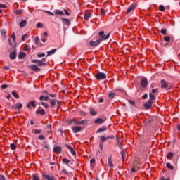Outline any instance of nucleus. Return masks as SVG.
Here are the masks:
<instances>
[{
  "label": "nucleus",
  "instance_id": "obj_15",
  "mask_svg": "<svg viewBox=\"0 0 180 180\" xmlns=\"http://www.w3.org/2000/svg\"><path fill=\"white\" fill-rule=\"evenodd\" d=\"M30 68H32V70H33V71H36V72L41 71L40 68H39V66H37L36 65H30Z\"/></svg>",
  "mask_w": 180,
  "mask_h": 180
},
{
  "label": "nucleus",
  "instance_id": "obj_45",
  "mask_svg": "<svg viewBox=\"0 0 180 180\" xmlns=\"http://www.w3.org/2000/svg\"><path fill=\"white\" fill-rule=\"evenodd\" d=\"M1 36L6 34V30H1Z\"/></svg>",
  "mask_w": 180,
  "mask_h": 180
},
{
  "label": "nucleus",
  "instance_id": "obj_43",
  "mask_svg": "<svg viewBox=\"0 0 180 180\" xmlns=\"http://www.w3.org/2000/svg\"><path fill=\"white\" fill-rule=\"evenodd\" d=\"M12 37H13V41H16V34H15V32L13 33L12 34Z\"/></svg>",
  "mask_w": 180,
  "mask_h": 180
},
{
  "label": "nucleus",
  "instance_id": "obj_30",
  "mask_svg": "<svg viewBox=\"0 0 180 180\" xmlns=\"http://www.w3.org/2000/svg\"><path fill=\"white\" fill-rule=\"evenodd\" d=\"M91 18V13H86L84 14V20H88Z\"/></svg>",
  "mask_w": 180,
  "mask_h": 180
},
{
  "label": "nucleus",
  "instance_id": "obj_60",
  "mask_svg": "<svg viewBox=\"0 0 180 180\" xmlns=\"http://www.w3.org/2000/svg\"><path fill=\"white\" fill-rule=\"evenodd\" d=\"M42 106H44V108H49V105L44 102L41 103Z\"/></svg>",
  "mask_w": 180,
  "mask_h": 180
},
{
  "label": "nucleus",
  "instance_id": "obj_23",
  "mask_svg": "<svg viewBox=\"0 0 180 180\" xmlns=\"http://www.w3.org/2000/svg\"><path fill=\"white\" fill-rule=\"evenodd\" d=\"M56 51H57V49H53L47 52V56H53V54H55L56 53Z\"/></svg>",
  "mask_w": 180,
  "mask_h": 180
},
{
  "label": "nucleus",
  "instance_id": "obj_35",
  "mask_svg": "<svg viewBox=\"0 0 180 180\" xmlns=\"http://www.w3.org/2000/svg\"><path fill=\"white\" fill-rule=\"evenodd\" d=\"M86 123H88V120H83L82 121H79V124H86Z\"/></svg>",
  "mask_w": 180,
  "mask_h": 180
},
{
  "label": "nucleus",
  "instance_id": "obj_50",
  "mask_svg": "<svg viewBox=\"0 0 180 180\" xmlns=\"http://www.w3.org/2000/svg\"><path fill=\"white\" fill-rule=\"evenodd\" d=\"M110 37V33H108L107 35H105L104 40H108L109 37Z\"/></svg>",
  "mask_w": 180,
  "mask_h": 180
},
{
  "label": "nucleus",
  "instance_id": "obj_32",
  "mask_svg": "<svg viewBox=\"0 0 180 180\" xmlns=\"http://www.w3.org/2000/svg\"><path fill=\"white\" fill-rule=\"evenodd\" d=\"M121 155L122 160H126V153H124V150L121 151Z\"/></svg>",
  "mask_w": 180,
  "mask_h": 180
},
{
  "label": "nucleus",
  "instance_id": "obj_19",
  "mask_svg": "<svg viewBox=\"0 0 180 180\" xmlns=\"http://www.w3.org/2000/svg\"><path fill=\"white\" fill-rule=\"evenodd\" d=\"M98 36L100 37V39L98 40H101V41H102V40H104V39H105V32L104 31H101L98 33Z\"/></svg>",
  "mask_w": 180,
  "mask_h": 180
},
{
  "label": "nucleus",
  "instance_id": "obj_3",
  "mask_svg": "<svg viewBox=\"0 0 180 180\" xmlns=\"http://www.w3.org/2000/svg\"><path fill=\"white\" fill-rule=\"evenodd\" d=\"M42 178L44 180H56V178L52 174H46V173L42 174Z\"/></svg>",
  "mask_w": 180,
  "mask_h": 180
},
{
  "label": "nucleus",
  "instance_id": "obj_57",
  "mask_svg": "<svg viewBox=\"0 0 180 180\" xmlns=\"http://www.w3.org/2000/svg\"><path fill=\"white\" fill-rule=\"evenodd\" d=\"M157 92H158V89H152V94H157Z\"/></svg>",
  "mask_w": 180,
  "mask_h": 180
},
{
  "label": "nucleus",
  "instance_id": "obj_56",
  "mask_svg": "<svg viewBox=\"0 0 180 180\" xmlns=\"http://www.w3.org/2000/svg\"><path fill=\"white\" fill-rule=\"evenodd\" d=\"M99 147L101 150H103V143L100 142Z\"/></svg>",
  "mask_w": 180,
  "mask_h": 180
},
{
  "label": "nucleus",
  "instance_id": "obj_14",
  "mask_svg": "<svg viewBox=\"0 0 180 180\" xmlns=\"http://www.w3.org/2000/svg\"><path fill=\"white\" fill-rule=\"evenodd\" d=\"M151 106H153V101H148V102L144 104V108L146 109H150Z\"/></svg>",
  "mask_w": 180,
  "mask_h": 180
},
{
  "label": "nucleus",
  "instance_id": "obj_40",
  "mask_svg": "<svg viewBox=\"0 0 180 180\" xmlns=\"http://www.w3.org/2000/svg\"><path fill=\"white\" fill-rule=\"evenodd\" d=\"M73 124H79V120L73 119Z\"/></svg>",
  "mask_w": 180,
  "mask_h": 180
},
{
  "label": "nucleus",
  "instance_id": "obj_4",
  "mask_svg": "<svg viewBox=\"0 0 180 180\" xmlns=\"http://www.w3.org/2000/svg\"><path fill=\"white\" fill-rule=\"evenodd\" d=\"M82 130V127L81 126L75 125L72 127V131L73 133H79Z\"/></svg>",
  "mask_w": 180,
  "mask_h": 180
},
{
  "label": "nucleus",
  "instance_id": "obj_53",
  "mask_svg": "<svg viewBox=\"0 0 180 180\" xmlns=\"http://www.w3.org/2000/svg\"><path fill=\"white\" fill-rule=\"evenodd\" d=\"M56 15H64V12L59 11L56 12Z\"/></svg>",
  "mask_w": 180,
  "mask_h": 180
},
{
  "label": "nucleus",
  "instance_id": "obj_44",
  "mask_svg": "<svg viewBox=\"0 0 180 180\" xmlns=\"http://www.w3.org/2000/svg\"><path fill=\"white\" fill-rule=\"evenodd\" d=\"M160 33H162V34H167V30L166 29H162L160 31Z\"/></svg>",
  "mask_w": 180,
  "mask_h": 180
},
{
  "label": "nucleus",
  "instance_id": "obj_7",
  "mask_svg": "<svg viewBox=\"0 0 180 180\" xmlns=\"http://www.w3.org/2000/svg\"><path fill=\"white\" fill-rule=\"evenodd\" d=\"M12 109H18V110H20V109H22L23 108V104L18 103L16 104H13L11 106Z\"/></svg>",
  "mask_w": 180,
  "mask_h": 180
},
{
  "label": "nucleus",
  "instance_id": "obj_16",
  "mask_svg": "<svg viewBox=\"0 0 180 180\" xmlns=\"http://www.w3.org/2000/svg\"><path fill=\"white\" fill-rule=\"evenodd\" d=\"M61 21L63 25H67V26H70V25H71V21L67 18H61Z\"/></svg>",
  "mask_w": 180,
  "mask_h": 180
},
{
  "label": "nucleus",
  "instance_id": "obj_61",
  "mask_svg": "<svg viewBox=\"0 0 180 180\" xmlns=\"http://www.w3.org/2000/svg\"><path fill=\"white\" fill-rule=\"evenodd\" d=\"M6 88H8V85L6 84L1 85V89H6Z\"/></svg>",
  "mask_w": 180,
  "mask_h": 180
},
{
  "label": "nucleus",
  "instance_id": "obj_38",
  "mask_svg": "<svg viewBox=\"0 0 180 180\" xmlns=\"http://www.w3.org/2000/svg\"><path fill=\"white\" fill-rule=\"evenodd\" d=\"M10 147L11 150H16V145L15 143H11Z\"/></svg>",
  "mask_w": 180,
  "mask_h": 180
},
{
  "label": "nucleus",
  "instance_id": "obj_31",
  "mask_svg": "<svg viewBox=\"0 0 180 180\" xmlns=\"http://www.w3.org/2000/svg\"><path fill=\"white\" fill-rule=\"evenodd\" d=\"M166 167L167 168H168V169H171L172 171V169H174V167L172 165H171L170 163H166Z\"/></svg>",
  "mask_w": 180,
  "mask_h": 180
},
{
  "label": "nucleus",
  "instance_id": "obj_59",
  "mask_svg": "<svg viewBox=\"0 0 180 180\" xmlns=\"http://www.w3.org/2000/svg\"><path fill=\"white\" fill-rule=\"evenodd\" d=\"M39 140H44V139H46V137H44V136H43V135H39Z\"/></svg>",
  "mask_w": 180,
  "mask_h": 180
},
{
  "label": "nucleus",
  "instance_id": "obj_25",
  "mask_svg": "<svg viewBox=\"0 0 180 180\" xmlns=\"http://www.w3.org/2000/svg\"><path fill=\"white\" fill-rule=\"evenodd\" d=\"M149 98L150 99L148 101H150V102H153V101H155V95L153 94L152 93L149 94Z\"/></svg>",
  "mask_w": 180,
  "mask_h": 180
},
{
  "label": "nucleus",
  "instance_id": "obj_22",
  "mask_svg": "<svg viewBox=\"0 0 180 180\" xmlns=\"http://www.w3.org/2000/svg\"><path fill=\"white\" fill-rule=\"evenodd\" d=\"M26 57V53L25 52H20L18 54V58L19 60H22V58H25Z\"/></svg>",
  "mask_w": 180,
  "mask_h": 180
},
{
  "label": "nucleus",
  "instance_id": "obj_34",
  "mask_svg": "<svg viewBox=\"0 0 180 180\" xmlns=\"http://www.w3.org/2000/svg\"><path fill=\"white\" fill-rule=\"evenodd\" d=\"M159 11H160V12H164V11H165V7L162 5H160L159 6Z\"/></svg>",
  "mask_w": 180,
  "mask_h": 180
},
{
  "label": "nucleus",
  "instance_id": "obj_46",
  "mask_svg": "<svg viewBox=\"0 0 180 180\" xmlns=\"http://www.w3.org/2000/svg\"><path fill=\"white\" fill-rule=\"evenodd\" d=\"M44 12H46V13H49V15H51V16H54V13H51V11L44 10Z\"/></svg>",
  "mask_w": 180,
  "mask_h": 180
},
{
  "label": "nucleus",
  "instance_id": "obj_13",
  "mask_svg": "<svg viewBox=\"0 0 180 180\" xmlns=\"http://www.w3.org/2000/svg\"><path fill=\"white\" fill-rule=\"evenodd\" d=\"M52 108H54V106H56V103H58V105H61V103H60V101L58 100H56V99H52L50 102Z\"/></svg>",
  "mask_w": 180,
  "mask_h": 180
},
{
  "label": "nucleus",
  "instance_id": "obj_1",
  "mask_svg": "<svg viewBox=\"0 0 180 180\" xmlns=\"http://www.w3.org/2000/svg\"><path fill=\"white\" fill-rule=\"evenodd\" d=\"M46 58H42L41 60H32V63H34L35 64H37L39 67H41L43 65H47V63L45 62Z\"/></svg>",
  "mask_w": 180,
  "mask_h": 180
},
{
  "label": "nucleus",
  "instance_id": "obj_47",
  "mask_svg": "<svg viewBox=\"0 0 180 180\" xmlns=\"http://www.w3.org/2000/svg\"><path fill=\"white\" fill-rule=\"evenodd\" d=\"M44 12H46V13H49V15H51V16H54V13H51V11L44 10Z\"/></svg>",
  "mask_w": 180,
  "mask_h": 180
},
{
  "label": "nucleus",
  "instance_id": "obj_52",
  "mask_svg": "<svg viewBox=\"0 0 180 180\" xmlns=\"http://www.w3.org/2000/svg\"><path fill=\"white\" fill-rule=\"evenodd\" d=\"M41 133V130H39V129H35L34 130V134H40Z\"/></svg>",
  "mask_w": 180,
  "mask_h": 180
},
{
  "label": "nucleus",
  "instance_id": "obj_37",
  "mask_svg": "<svg viewBox=\"0 0 180 180\" xmlns=\"http://www.w3.org/2000/svg\"><path fill=\"white\" fill-rule=\"evenodd\" d=\"M63 161L65 164H70V160H68L65 158H63Z\"/></svg>",
  "mask_w": 180,
  "mask_h": 180
},
{
  "label": "nucleus",
  "instance_id": "obj_12",
  "mask_svg": "<svg viewBox=\"0 0 180 180\" xmlns=\"http://www.w3.org/2000/svg\"><path fill=\"white\" fill-rule=\"evenodd\" d=\"M160 84H161V88L165 89L168 88V83H167V81L162 79L161 80Z\"/></svg>",
  "mask_w": 180,
  "mask_h": 180
},
{
  "label": "nucleus",
  "instance_id": "obj_27",
  "mask_svg": "<svg viewBox=\"0 0 180 180\" xmlns=\"http://www.w3.org/2000/svg\"><path fill=\"white\" fill-rule=\"evenodd\" d=\"M13 96H14V98H15V99H19V94H18V93H16V91H13L11 92Z\"/></svg>",
  "mask_w": 180,
  "mask_h": 180
},
{
  "label": "nucleus",
  "instance_id": "obj_21",
  "mask_svg": "<svg viewBox=\"0 0 180 180\" xmlns=\"http://www.w3.org/2000/svg\"><path fill=\"white\" fill-rule=\"evenodd\" d=\"M27 108H30L31 106L33 108H36V102L34 101H32L27 104Z\"/></svg>",
  "mask_w": 180,
  "mask_h": 180
},
{
  "label": "nucleus",
  "instance_id": "obj_58",
  "mask_svg": "<svg viewBox=\"0 0 180 180\" xmlns=\"http://www.w3.org/2000/svg\"><path fill=\"white\" fill-rule=\"evenodd\" d=\"M128 102L130 103V105H136V103L134 101L129 100Z\"/></svg>",
  "mask_w": 180,
  "mask_h": 180
},
{
  "label": "nucleus",
  "instance_id": "obj_64",
  "mask_svg": "<svg viewBox=\"0 0 180 180\" xmlns=\"http://www.w3.org/2000/svg\"><path fill=\"white\" fill-rule=\"evenodd\" d=\"M160 180H171V179L169 178L165 179V177H161Z\"/></svg>",
  "mask_w": 180,
  "mask_h": 180
},
{
  "label": "nucleus",
  "instance_id": "obj_42",
  "mask_svg": "<svg viewBox=\"0 0 180 180\" xmlns=\"http://www.w3.org/2000/svg\"><path fill=\"white\" fill-rule=\"evenodd\" d=\"M45 56H46L45 53H41V54H37V57L38 58H41V57H44Z\"/></svg>",
  "mask_w": 180,
  "mask_h": 180
},
{
  "label": "nucleus",
  "instance_id": "obj_11",
  "mask_svg": "<svg viewBox=\"0 0 180 180\" xmlns=\"http://www.w3.org/2000/svg\"><path fill=\"white\" fill-rule=\"evenodd\" d=\"M148 84V82L147 81V79H142L141 80V85L142 86V88H146V86H147Z\"/></svg>",
  "mask_w": 180,
  "mask_h": 180
},
{
  "label": "nucleus",
  "instance_id": "obj_62",
  "mask_svg": "<svg viewBox=\"0 0 180 180\" xmlns=\"http://www.w3.org/2000/svg\"><path fill=\"white\" fill-rule=\"evenodd\" d=\"M0 8L5 9V8H6V5L0 4Z\"/></svg>",
  "mask_w": 180,
  "mask_h": 180
},
{
  "label": "nucleus",
  "instance_id": "obj_26",
  "mask_svg": "<svg viewBox=\"0 0 180 180\" xmlns=\"http://www.w3.org/2000/svg\"><path fill=\"white\" fill-rule=\"evenodd\" d=\"M26 25H27V21H26L25 20L20 22V27H25L26 26Z\"/></svg>",
  "mask_w": 180,
  "mask_h": 180
},
{
  "label": "nucleus",
  "instance_id": "obj_18",
  "mask_svg": "<svg viewBox=\"0 0 180 180\" xmlns=\"http://www.w3.org/2000/svg\"><path fill=\"white\" fill-rule=\"evenodd\" d=\"M106 130H108V127L103 126L96 131V133H103V131H106Z\"/></svg>",
  "mask_w": 180,
  "mask_h": 180
},
{
  "label": "nucleus",
  "instance_id": "obj_17",
  "mask_svg": "<svg viewBox=\"0 0 180 180\" xmlns=\"http://www.w3.org/2000/svg\"><path fill=\"white\" fill-rule=\"evenodd\" d=\"M9 58L11 60H15V58H16V50H14L13 52L10 53Z\"/></svg>",
  "mask_w": 180,
  "mask_h": 180
},
{
  "label": "nucleus",
  "instance_id": "obj_51",
  "mask_svg": "<svg viewBox=\"0 0 180 180\" xmlns=\"http://www.w3.org/2000/svg\"><path fill=\"white\" fill-rule=\"evenodd\" d=\"M79 115L81 116H86V112L84 111H80Z\"/></svg>",
  "mask_w": 180,
  "mask_h": 180
},
{
  "label": "nucleus",
  "instance_id": "obj_29",
  "mask_svg": "<svg viewBox=\"0 0 180 180\" xmlns=\"http://www.w3.org/2000/svg\"><path fill=\"white\" fill-rule=\"evenodd\" d=\"M34 41V44L36 45L39 44V43H40V38H39V37H35Z\"/></svg>",
  "mask_w": 180,
  "mask_h": 180
},
{
  "label": "nucleus",
  "instance_id": "obj_49",
  "mask_svg": "<svg viewBox=\"0 0 180 180\" xmlns=\"http://www.w3.org/2000/svg\"><path fill=\"white\" fill-rule=\"evenodd\" d=\"M23 12V10H16L15 11V13H17L18 15H20V13H22Z\"/></svg>",
  "mask_w": 180,
  "mask_h": 180
},
{
  "label": "nucleus",
  "instance_id": "obj_54",
  "mask_svg": "<svg viewBox=\"0 0 180 180\" xmlns=\"http://www.w3.org/2000/svg\"><path fill=\"white\" fill-rule=\"evenodd\" d=\"M37 27H39V28H41V27H43V23H41V22H37Z\"/></svg>",
  "mask_w": 180,
  "mask_h": 180
},
{
  "label": "nucleus",
  "instance_id": "obj_63",
  "mask_svg": "<svg viewBox=\"0 0 180 180\" xmlns=\"http://www.w3.org/2000/svg\"><path fill=\"white\" fill-rule=\"evenodd\" d=\"M0 180H5V177L4 176V175L0 174Z\"/></svg>",
  "mask_w": 180,
  "mask_h": 180
},
{
  "label": "nucleus",
  "instance_id": "obj_10",
  "mask_svg": "<svg viewBox=\"0 0 180 180\" xmlns=\"http://www.w3.org/2000/svg\"><path fill=\"white\" fill-rule=\"evenodd\" d=\"M53 151L56 154H61V151H63V148L61 146H56L53 148Z\"/></svg>",
  "mask_w": 180,
  "mask_h": 180
},
{
  "label": "nucleus",
  "instance_id": "obj_20",
  "mask_svg": "<svg viewBox=\"0 0 180 180\" xmlns=\"http://www.w3.org/2000/svg\"><path fill=\"white\" fill-rule=\"evenodd\" d=\"M105 122V120L102 118H98L96 120H95L94 123L96 124H102V123H103Z\"/></svg>",
  "mask_w": 180,
  "mask_h": 180
},
{
  "label": "nucleus",
  "instance_id": "obj_55",
  "mask_svg": "<svg viewBox=\"0 0 180 180\" xmlns=\"http://www.w3.org/2000/svg\"><path fill=\"white\" fill-rule=\"evenodd\" d=\"M68 124H71L74 123V120H72V119L68 120Z\"/></svg>",
  "mask_w": 180,
  "mask_h": 180
},
{
  "label": "nucleus",
  "instance_id": "obj_28",
  "mask_svg": "<svg viewBox=\"0 0 180 180\" xmlns=\"http://www.w3.org/2000/svg\"><path fill=\"white\" fill-rule=\"evenodd\" d=\"M90 113L92 116H96V115H98V112H96V111L93 108H90Z\"/></svg>",
  "mask_w": 180,
  "mask_h": 180
},
{
  "label": "nucleus",
  "instance_id": "obj_24",
  "mask_svg": "<svg viewBox=\"0 0 180 180\" xmlns=\"http://www.w3.org/2000/svg\"><path fill=\"white\" fill-rule=\"evenodd\" d=\"M108 166L110 168H113V162H112V157L108 158Z\"/></svg>",
  "mask_w": 180,
  "mask_h": 180
},
{
  "label": "nucleus",
  "instance_id": "obj_39",
  "mask_svg": "<svg viewBox=\"0 0 180 180\" xmlns=\"http://www.w3.org/2000/svg\"><path fill=\"white\" fill-rule=\"evenodd\" d=\"M174 157V153L172 152H169V154L167 155V158L171 159Z\"/></svg>",
  "mask_w": 180,
  "mask_h": 180
},
{
  "label": "nucleus",
  "instance_id": "obj_5",
  "mask_svg": "<svg viewBox=\"0 0 180 180\" xmlns=\"http://www.w3.org/2000/svg\"><path fill=\"white\" fill-rule=\"evenodd\" d=\"M109 139H115V136L113 135H110V136H108L107 137H105L104 136H100V143H105V141H106V140H109Z\"/></svg>",
  "mask_w": 180,
  "mask_h": 180
},
{
  "label": "nucleus",
  "instance_id": "obj_6",
  "mask_svg": "<svg viewBox=\"0 0 180 180\" xmlns=\"http://www.w3.org/2000/svg\"><path fill=\"white\" fill-rule=\"evenodd\" d=\"M137 8V4H132L127 10L126 13L127 15H129L132 11H134Z\"/></svg>",
  "mask_w": 180,
  "mask_h": 180
},
{
  "label": "nucleus",
  "instance_id": "obj_8",
  "mask_svg": "<svg viewBox=\"0 0 180 180\" xmlns=\"http://www.w3.org/2000/svg\"><path fill=\"white\" fill-rule=\"evenodd\" d=\"M101 43V39H97L96 41H90L89 45L91 47H96Z\"/></svg>",
  "mask_w": 180,
  "mask_h": 180
},
{
  "label": "nucleus",
  "instance_id": "obj_2",
  "mask_svg": "<svg viewBox=\"0 0 180 180\" xmlns=\"http://www.w3.org/2000/svg\"><path fill=\"white\" fill-rule=\"evenodd\" d=\"M95 77L98 81H103V79H106L107 76L104 72H98L96 75Z\"/></svg>",
  "mask_w": 180,
  "mask_h": 180
},
{
  "label": "nucleus",
  "instance_id": "obj_48",
  "mask_svg": "<svg viewBox=\"0 0 180 180\" xmlns=\"http://www.w3.org/2000/svg\"><path fill=\"white\" fill-rule=\"evenodd\" d=\"M32 180H40V179H39V176H37V175L33 174V179Z\"/></svg>",
  "mask_w": 180,
  "mask_h": 180
},
{
  "label": "nucleus",
  "instance_id": "obj_9",
  "mask_svg": "<svg viewBox=\"0 0 180 180\" xmlns=\"http://www.w3.org/2000/svg\"><path fill=\"white\" fill-rule=\"evenodd\" d=\"M65 146L67 147V148H68L72 155H77L75 150H74V148L71 146L66 144Z\"/></svg>",
  "mask_w": 180,
  "mask_h": 180
},
{
  "label": "nucleus",
  "instance_id": "obj_36",
  "mask_svg": "<svg viewBox=\"0 0 180 180\" xmlns=\"http://www.w3.org/2000/svg\"><path fill=\"white\" fill-rule=\"evenodd\" d=\"M108 98H110V99H113V98H115V93L111 92L108 94Z\"/></svg>",
  "mask_w": 180,
  "mask_h": 180
},
{
  "label": "nucleus",
  "instance_id": "obj_33",
  "mask_svg": "<svg viewBox=\"0 0 180 180\" xmlns=\"http://www.w3.org/2000/svg\"><path fill=\"white\" fill-rule=\"evenodd\" d=\"M38 113H39V115H41V116H44V115H46V111H44V110H38Z\"/></svg>",
  "mask_w": 180,
  "mask_h": 180
},
{
  "label": "nucleus",
  "instance_id": "obj_41",
  "mask_svg": "<svg viewBox=\"0 0 180 180\" xmlns=\"http://www.w3.org/2000/svg\"><path fill=\"white\" fill-rule=\"evenodd\" d=\"M165 41H169L171 40V37L166 36L164 37Z\"/></svg>",
  "mask_w": 180,
  "mask_h": 180
}]
</instances>
